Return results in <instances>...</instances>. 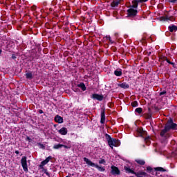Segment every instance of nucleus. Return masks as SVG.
I'll return each instance as SVG.
<instances>
[{
	"mask_svg": "<svg viewBox=\"0 0 177 177\" xmlns=\"http://www.w3.org/2000/svg\"><path fill=\"white\" fill-rule=\"evenodd\" d=\"M147 139H150V137H147L145 138V140H147Z\"/></svg>",
	"mask_w": 177,
	"mask_h": 177,
	"instance_id": "nucleus-49",
	"label": "nucleus"
},
{
	"mask_svg": "<svg viewBox=\"0 0 177 177\" xmlns=\"http://www.w3.org/2000/svg\"><path fill=\"white\" fill-rule=\"evenodd\" d=\"M91 99H93L94 100H98V102H102L104 97L103 95H100L97 93H94L91 96Z\"/></svg>",
	"mask_w": 177,
	"mask_h": 177,
	"instance_id": "nucleus-9",
	"label": "nucleus"
},
{
	"mask_svg": "<svg viewBox=\"0 0 177 177\" xmlns=\"http://www.w3.org/2000/svg\"><path fill=\"white\" fill-rule=\"evenodd\" d=\"M63 147H64V149H70V147L64 145H63Z\"/></svg>",
	"mask_w": 177,
	"mask_h": 177,
	"instance_id": "nucleus-44",
	"label": "nucleus"
},
{
	"mask_svg": "<svg viewBox=\"0 0 177 177\" xmlns=\"http://www.w3.org/2000/svg\"><path fill=\"white\" fill-rule=\"evenodd\" d=\"M168 29L170 32H174V31H177V26L175 25H171L168 27Z\"/></svg>",
	"mask_w": 177,
	"mask_h": 177,
	"instance_id": "nucleus-19",
	"label": "nucleus"
},
{
	"mask_svg": "<svg viewBox=\"0 0 177 177\" xmlns=\"http://www.w3.org/2000/svg\"><path fill=\"white\" fill-rule=\"evenodd\" d=\"M111 175H121V171H120L118 167L112 165L111 166Z\"/></svg>",
	"mask_w": 177,
	"mask_h": 177,
	"instance_id": "nucleus-6",
	"label": "nucleus"
},
{
	"mask_svg": "<svg viewBox=\"0 0 177 177\" xmlns=\"http://www.w3.org/2000/svg\"><path fill=\"white\" fill-rule=\"evenodd\" d=\"M77 87L81 88L83 92H84V91H86V86H85V84H84V82H81L79 84H77Z\"/></svg>",
	"mask_w": 177,
	"mask_h": 177,
	"instance_id": "nucleus-20",
	"label": "nucleus"
},
{
	"mask_svg": "<svg viewBox=\"0 0 177 177\" xmlns=\"http://www.w3.org/2000/svg\"><path fill=\"white\" fill-rule=\"evenodd\" d=\"M145 118L147 120H151V113L146 114Z\"/></svg>",
	"mask_w": 177,
	"mask_h": 177,
	"instance_id": "nucleus-31",
	"label": "nucleus"
},
{
	"mask_svg": "<svg viewBox=\"0 0 177 177\" xmlns=\"http://www.w3.org/2000/svg\"><path fill=\"white\" fill-rule=\"evenodd\" d=\"M2 54V49L0 48V55Z\"/></svg>",
	"mask_w": 177,
	"mask_h": 177,
	"instance_id": "nucleus-51",
	"label": "nucleus"
},
{
	"mask_svg": "<svg viewBox=\"0 0 177 177\" xmlns=\"http://www.w3.org/2000/svg\"><path fill=\"white\" fill-rule=\"evenodd\" d=\"M20 153V152L19 151H15V154H17V155H19Z\"/></svg>",
	"mask_w": 177,
	"mask_h": 177,
	"instance_id": "nucleus-47",
	"label": "nucleus"
},
{
	"mask_svg": "<svg viewBox=\"0 0 177 177\" xmlns=\"http://www.w3.org/2000/svg\"><path fill=\"white\" fill-rule=\"evenodd\" d=\"M162 20H163L164 21H167V20H171V17H168V15H166L165 17H161Z\"/></svg>",
	"mask_w": 177,
	"mask_h": 177,
	"instance_id": "nucleus-28",
	"label": "nucleus"
},
{
	"mask_svg": "<svg viewBox=\"0 0 177 177\" xmlns=\"http://www.w3.org/2000/svg\"><path fill=\"white\" fill-rule=\"evenodd\" d=\"M26 140H28V142H31V138L30 137L27 136Z\"/></svg>",
	"mask_w": 177,
	"mask_h": 177,
	"instance_id": "nucleus-43",
	"label": "nucleus"
},
{
	"mask_svg": "<svg viewBox=\"0 0 177 177\" xmlns=\"http://www.w3.org/2000/svg\"><path fill=\"white\" fill-rule=\"evenodd\" d=\"M177 0H169V2L171 3H175L176 2Z\"/></svg>",
	"mask_w": 177,
	"mask_h": 177,
	"instance_id": "nucleus-40",
	"label": "nucleus"
},
{
	"mask_svg": "<svg viewBox=\"0 0 177 177\" xmlns=\"http://www.w3.org/2000/svg\"><path fill=\"white\" fill-rule=\"evenodd\" d=\"M25 76L27 80H32V78H34V77L32 76V73L31 72H28L27 73H26Z\"/></svg>",
	"mask_w": 177,
	"mask_h": 177,
	"instance_id": "nucleus-22",
	"label": "nucleus"
},
{
	"mask_svg": "<svg viewBox=\"0 0 177 177\" xmlns=\"http://www.w3.org/2000/svg\"><path fill=\"white\" fill-rule=\"evenodd\" d=\"M155 171H158L159 172H165L167 170L162 167H155Z\"/></svg>",
	"mask_w": 177,
	"mask_h": 177,
	"instance_id": "nucleus-26",
	"label": "nucleus"
},
{
	"mask_svg": "<svg viewBox=\"0 0 177 177\" xmlns=\"http://www.w3.org/2000/svg\"><path fill=\"white\" fill-rule=\"evenodd\" d=\"M110 44H114V41L111 39V37L110 38V39H109Z\"/></svg>",
	"mask_w": 177,
	"mask_h": 177,
	"instance_id": "nucleus-45",
	"label": "nucleus"
},
{
	"mask_svg": "<svg viewBox=\"0 0 177 177\" xmlns=\"http://www.w3.org/2000/svg\"><path fill=\"white\" fill-rule=\"evenodd\" d=\"M137 132L139 136H141V138H145L144 136H146V135H147V131H145L143 129V127H138L137 129Z\"/></svg>",
	"mask_w": 177,
	"mask_h": 177,
	"instance_id": "nucleus-12",
	"label": "nucleus"
},
{
	"mask_svg": "<svg viewBox=\"0 0 177 177\" xmlns=\"http://www.w3.org/2000/svg\"><path fill=\"white\" fill-rule=\"evenodd\" d=\"M171 66L174 68H176V64H175V63L172 62Z\"/></svg>",
	"mask_w": 177,
	"mask_h": 177,
	"instance_id": "nucleus-41",
	"label": "nucleus"
},
{
	"mask_svg": "<svg viewBox=\"0 0 177 177\" xmlns=\"http://www.w3.org/2000/svg\"><path fill=\"white\" fill-rule=\"evenodd\" d=\"M114 75L116 77H121L122 75V69H116L113 73Z\"/></svg>",
	"mask_w": 177,
	"mask_h": 177,
	"instance_id": "nucleus-17",
	"label": "nucleus"
},
{
	"mask_svg": "<svg viewBox=\"0 0 177 177\" xmlns=\"http://www.w3.org/2000/svg\"><path fill=\"white\" fill-rule=\"evenodd\" d=\"M118 86L122 89H128L129 88V84H127V82L118 84Z\"/></svg>",
	"mask_w": 177,
	"mask_h": 177,
	"instance_id": "nucleus-16",
	"label": "nucleus"
},
{
	"mask_svg": "<svg viewBox=\"0 0 177 177\" xmlns=\"http://www.w3.org/2000/svg\"><path fill=\"white\" fill-rule=\"evenodd\" d=\"M150 55H151V52L148 53V56H150Z\"/></svg>",
	"mask_w": 177,
	"mask_h": 177,
	"instance_id": "nucleus-50",
	"label": "nucleus"
},
{
	"mask_svg": "<svg viewBox=\"0 0 177 177\" xmlns=\"http://www.w3.org/2000/svg\"><path fill=\"white\" fill-rule=\"evenodd\" d=\"M162 95H167V91H163L159 93V96H162Z\"/></svg>",
	"mask_w": 177,
	"mask_h": 177,
	"instance_id": "nucleus-35",
	"label": "nucleus"
},
{
	"mask_svg": "<svg viewBox=\"0 0 177 177\" xmlns=\"http://www.w3.org/2000/svg\"><path fill=\"white\" fill-rule=\"evenodd\" d=\"M165 59H167L166 56H164L162 55H159V62H160L161 63L165 62Z\"/></svg>",
	"mask_w": 177,
	"mask_h": 177,
	"instance_id": "nucleus-25",
	"label": "nucleus"
},
{
	"mask_svg": "<svg viewBox=\"0 0 177 177\" xmlns=\"http://www.w3.org/2000/svg\"><path fill=\"white\" fill-rule=\"evenodd\" d=\"M21 167L25 172H28V165H27V157L23 156L21 159Z\"/></svg>",
	"mask_w": 177,
	"mask_h": 177,
	"instance_id": "nucleus-3",
	"label": "nucleus"
},
{
	"mask_svg": "<svg viewBox=\"0 0 177 177\" xmlns=\"http://www.w3.org/2000/svg\"><path fill=\"white\" fill-rule=\"evenodd\" d=\"M132 107H138L139 106V103H138V101H134L131 102Z\"/></svg>",
	"mask_w": 177,
	"mask_h": 177,
	"instance_id": "nucleus-30",
	"label": "nucleus"
},
{
	"mask_svg": "<svg viewBox=\"0 0 177 177\" xmlns=\"http://www.w3.org/2000/svg\"><path fill=\"white\" fill-rule=\"evenodd\" d=\"M17 58V57H16V55L12 54V59H13V60H16Z\"/></svg>",
	"mask_w": 177,
	"mask_h": 177,
	"instance_id": "nucleus-38",
	"label": "nucleus"
},
{
	"mask_svg": "<svg viewBox=\"0 0 177 177\" xmlns=\"http://www.w3.org/2000/svg\"><path fill=\"white\" fill-rule=\"evenodd\" d=\"M105 139L106 140V141L108 142V145L109 143H111V140H113V138H111V135H109L108 133H105Z\"/></svg>",
	"mask_w": 177,
	"mask_h": 177,
	"instance_id": "nucleus-21",
	"label": "nucleus"
},
{
	"mask_svg": "<svg viewBox=\"0 0 177 177\" xmlns=\"http://www.w3.org/2000/svg\"><path fill=\"white\" fill-rule=\"evenodd\" d=\"M39 114H44V111L42 109L39 110Z\"/></svg>",
	"mask_w": 177,
	"mask_h": 177,
	"instance_id": "nucleus-42",
	"label": "nucleus"
},
{
	"mask_svg": "<svg viewBox=\"0 0 177 177\" xmlns=\"http://www.w3.org/2000/svg\"><path fill=\"white\" fill-rule=\"evenodd\" d=\"M39 146H40V149H44L45 150V145L41 143H39Z\"/></svg>",
	"mask_w": 177,
	"mask_h": 177,
	"instance_id": "nucleus-36",
	"label": "nucleus"
},
{
	"mask_svg": "<svg viewBox=\"0 0 177 177\" xmlns=\"http://www.w3.org/2000/svg\"><path fill=\"white\" fill-rule=\"evenodd\" d=\"M104 38H105L107 41H109V39H110L111 37H110V35H106L105 37H104Z\"/></svg>",
	"mask_w": 177,
	"mask_h": 177,
	"instance_id": "nucleus-39",
	"label": "nucleus"
},
{
	"mask_svg": "<svg viewBox=\"0 0 177 177\" xmlns=\"http://www.w3.org/2000/svg\"><path fill=\"white\" fill-rule=\"evenodd\" d=\"M165 127H167L169 131H177V124L174 122V119L172 118H169V120H167Z\"/></svg>",
	"mask_w": 177,
	"mask_h": 177,
	"instance_id": "nucleus-2",
	"label": "nucleus"
},
{
	"mask_svg": "<svg viewBox=\"0 0 177 177\" xmlns=\"http://www.w3.org/2000/svg\"><path fill=\"white\" fill-rule=\"evenodd\" d=\"M83 160L84 162L87 164V165H89V167H95V168H97V169H98V171H100V172H104V171H106V169L104 167L99 166V165L97 164L93 163V162L91 161L87 158H84Z\"/></svg>",
	"mask_w": 177,
	"mask_h": 177,
	"instance_id": "nucleus-1",
	"label": "nucleus"
},
{
	"mask_svg": "<svg viewBox=\"0 0 177 177\" xmlns=\"http://www.w3.org/2000/svg\"><path fill=\"white\" fill-rule=\"evenodd\" d=\"M52 5L53 6H56V5H57V0H53L52 1Z\"/></svg>",
	"mask_w": 177,
	"mask_h": 177,
	"instance_id": "nucleus-34",
	"label": "nucleus"
},
{
	"mask_svg": "<svg viewBox=\"0 0 177 177\" xmlns=\"http://www.w3.org/2000/svg\"><path fill=\"white\" fill-rule=\"evenodd\" d=\"M50 160H52V156H48L44 160L41 161L39 165L40 169H44V166L46 165V164H48Z\"/></svg>",
	"mask_w": 177,
	"mask_h": 177,
	"instance_id": "nucleus-10",
	"label": "nucleus"
},
{
	"mask_svg": "<svg viewBox=\"0 0 177 177\" xmlns=\"http://www.w3.org/2000/svg\"><path fill=\"white\" fill-rule=\"evenodd\" d=\"M128 17H135L138 15V10L136 8H131L127 10Z\"/></svg>",
	"mask_w": 177,
	"mask_h": 177,
	"instance_id": "nucleus-5",
	"label": "nucleus"
},
{
	"mask_svg": "<svg viewBox=\"0 0 177 177\" xmlns=\"http://www.w3.org/2000/svg\"><path fill=\"white\" fill-rule=\"evenodd\" d=\"M149 0H133L131 1L132 6L130 8L133 9H138V6H139V3H143L145 2H147Z\"/></svg>",
	"mask_w": 177,
	"mask_h": 177,
	"instance_id": "nucleus-4",
	"label": "nucleus"
},
{
	"mask_svg": "<svg viewBox=\"0 0 177 177\" xmlns=\"http://www.w3.org/2000/svg\"><path fill=\"white\" fill-rule=\"evenodd\" d=\"M115 37H116V38H118V33H115Z\"/></svg>",
	"mask_w": 177,
	"mask_h": 177,
	"instance_id": "nucleus-48",
	"label": "nucleus"
},
{
	"mask_svg": "<svg viewBox=\"0 0 177 177\" xmlns=\"http://www.w3.org/2000/svg\"><path fill=\"white\" fill-rule=\"evenodd\" d=\"M68 132V130L66 127H62L58 131V133H59V135H64V136L66 135Z\"/></svg>",
	"mask_w": 177,
	"mask_h": 177,
	"instance_id": "nucleus-14",
	"label": "nucleus"
},
{
	"mask_svg": "<svg viewBox=\"0 0 177 177\" xmlns=\"http://www.w3.org/2000/svg\"><path fill=\"white\" fill-rule=\"evenodd\" d=\"M54 120L55 121V122H57L58 124H63V117L57 115L55 118Z\"/></svg>",
	"mask_w": 177,
	"mask_h": 177,
	"instance_id": "nucleus-13",
	"label": "nucleus"
},
{
	"mask_svg": "<svg viewBox=\"0 0 177 177\" xmlns=\"http://www.w3.org/2000/svg\"><path fill=\"white\" fill-rule=\"evenodd\" d=\"M165 62H167V63H169L170 61L167 57H166Z\"/></svg>",
	"mask_w": 177,
	"mask_h": 177,
	"instance_id": "nucleus-46",
	"label": "nucleus"
},
{
	"mask_svg": "<svg viewBox=\"0 0 177 177\" xmlns=\"http://www.w3.org/2000/svg\"><path fill=\"white\" fill-rule=\"evenodd\" d=\"M136 162H137V164H139V165H145V164H146V162L141 159H136Z\"/></svg>",
	"mask_w": 177,
	"mask_h": 177,
	"instance_id": "nucleus-23",
	"label": "nucleus"
},
{
	"mask_svg": "<svg viewBox=\"0 0 177 177\" xmlns=\"http://www.w3.org/2000/svg\"><path fill=\"white\" fill-rule=\"evenodd\" d=\"M43 172L47 175L48 177H50V174L48 172V169L43 167Z\"/></svg>",
	"mask_w": 177,
	"mask_h": 177,
	"instance_id": "nucleus-29",
	"label": "nucleus"
},
{
	"mask_svg": "<svg viewBox=\"0 0 177 177\" xmlns=\"http://www.w3.org/2000/svg\"><path fill=\"white\" fill-rule=\"evenodd\" d=\"M168 64H172V62L170 61Z\"/></svg>",
	"mask_w": 177,
	"mask_h": 177,
	"instance_id": "nucleus-52",
	"label": "nucleus"
},
{
	"mask_svg": "<svg viewBox=\"0 0 177 177\" xmlns=\"http://www.w3.org/2000/svg\"><path fill=\"white\" fill-rule=\"evenodd\" d=\"M145 171H146L147 174H151V175L154 174V169H153V167L151 166H147Z\"/></svg>",
	"mask_w": 177,
	"mask_h": 177,
	"instance_id": "nucleus-15",
	"label": "nucleus"
},
{
	"mask_svg": "<svg viewBox=\"0 0 177 177\" xmlns=\"http://www.w3.org/2000/svg\"><path fill=\"white\" fill-rule=\"evenodd\" d=\"M133 174L135 175V176H137V177H138V176H140V172H135V171H134V173H133Z\"/></svg>",
	"mask_w": 177,
	"mask_h": 177,
	"instance_id": "nucleus-37",
	"label": "nucleus"
},
{
	"mask_svg": "<svg viewBox=\"0 0 177 177\" xmlns=\"http://www.w3.org/2000/svg\"><path fill=\"white\" fill-rule=\"evenodd\" d=\"M106 122V111L104 108L101 109V119H100V123L104 124Z\"/></svg>",
	"mask_w": 177,
	"mask_h": 177,
	"instance_id": "nucleus-11",
	"label": "nucleus"
},
{
	"mask_svg": "<svg viewBox=\"0 0 177 177\" xmlns=\"http://www.w3.org/2000/svg\"><path fill=\"white\" fill-rule=\"evenodd\" d=\"M63 144H58V145H55L53 147L55 150H59V149H62L63 147Z\"/></svg>",
	"mask_w": 177,
	"mask_h": 177,
	"instance_id": "nucleus-24",
	"label": "nucleus"
},
{
	"mask_svg": "<svg viewBox=\"0 0 177 177\" xmlns=\"http://www.w3.org/2000/svg\"><path fill=\"white\" fill-rule=\"evenodd\" d=\"M167 132H169V130L167 129V127L165 126L164 129L161 130L160 136L161 138H165V139H168L169 137V133H167Z\"/></svg>",
	"mask_w": 177,
	"mask_h": 177,
	"instance_id": "nucleus-7",
	"label": "nucleus"
},
{
	"mask_svg": "<svg viewBox=\"0 0 177 177\" xmlns=\"http://www.w3.org/2000/svg\"><path fill=\"white\" fill-rule=\"evenodd\" d=\"M106 161L104 159H101L99 160V164H103L104 165H106Z\"/></svg>",
	"mask_w": 177,
	"mask_h": 177,
	"instance_id": "nucleus-32",
	"label": "nucleus"
},
{
	"mask_svg": "<svg viewBox=\"0 0 177 177\" xmlns=\"http://www.w3.org/2000/svg\"><path fill=\"white\" fill-rule=\"evenodd\" d=\"M124 171L127 173V174H135V171H133V169H130L129 167L124 166Z\"/></svg>",
	"mask_w": 177,
	"mask_h": 177,
	"instance_id": "nucleus-18",
	"label": "nucleus"
},
{
	"mask_svg": "<svg viewBox=\"0 0 177 177\" xmlns=\"http://www.w3.org/2000/svg\"><path fill=\"white\" fill-rule=\"evenodd\" d=\"M140 175L142 176H147V172L146 171H140Z\"/></svg>",
	"mask_w": 177,
	"mask_h": 177,
	"instance_id": "nucleus-33",
	"label": "nucleus"
},
{
	"mask_svg": "<svg viewBox=\"0 0 177 177\" xmlns=\"http://www.w3.org/2000/svg\"><path fill=\"white\" fill-rule=\"evenodd\" d=\"M78 91V88H76V90L75 91V92H77Z\"/></svg>",
	"mask_w": 177,
	"mask_h": 177,
	"instance_id": "nucleus-53",
	"label": "nucleus"
},
{
	"mask_svg": "<svg viewBox=\"0 0 177 177\" xmlns=\"http://www.w3.org/2000/svg\"><path fill=\"white\" fill-rule=\"evenodd\" d=\"M143 111V109L138 107L136 109L135 113H137L138 114H142V112Z\"/></svg>",
	"mask_w": 177,
	"mask_h": 177,
	"instance_id": "nucleus-27",
	"label": "nucleus"
},
{
	"mask_svg": "<svg viewBox=\"0 0 177 177\" xmlns=\"http://www.w3.org/2000/svg\"><path fill=\"white\" fill-rule=\"evenodd\" d=\"M111 142H109V146L111 148V149H113V147H118V146H120V141H119V140H117V139H115V138H112V140H111Z\"/></svg>",
	"mask_w": 177,
	"mask_h": 177,
	"instance_id": "nucleus-8",
	"label": "nucleus"
}]
</instances>
